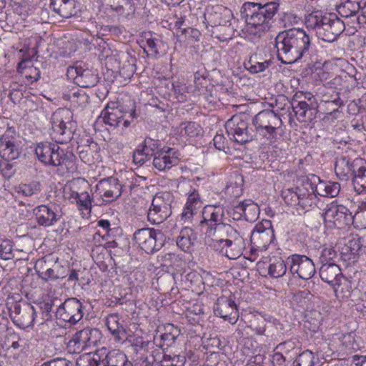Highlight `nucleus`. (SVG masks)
Returning a JSON list of instances; mask_svg holds the SVG:
<instances>
[{
    "mask_svg": "<svg viewBox=\"0 0 366 366\" xmlns=\"http://www.w3.org/2000/svg\"><path fill=\"white\" fill-rule=\"evenodd\" d=\"M278 59L284 64H292L307 54L310 38L302 29L292 28L281 31L275 39Z\"/></svg>",
    "mask_w": 366,
    "mask_h": 366,
    "instance_id": "1",
    "label": "nucleus"
},
{
    "mask_svg": "<svg viewBox=\"0 0 366 366\" xmlns=\"http://www.w3.org/2000/svg\"><path fill=\"white\" fill-rule=\"evenodd\" d=\"M279 4L274 1L265 4L247 1L240 9V16L246 23L248 34L258 37L264 34L271 26V20L277 13Z\"/></svg>",
    "mask_w": 366,
    "mask_h": 366,
    "instance_id": "2",
    "label": "nucleus"
},
{
    "mask_svg": "<svg viewBox=\"0 0 366 366\" xmlns=\"http://www.w3.org/2000/svg\"><path fill=\"white\" fill-rule=\"evenodd\" d=\"M35 154L44 164L58 167V171L62 176L69 177L77 169L73 154L65 153L55 143L44 142L38 144Z\"/></svg>",
    "mask_w": 366,
    "mask_h": 366,
    "instance_id": "3",
    "label": "nucleus"
},
{
    "mask_svg": "<svg viewBox=\"0 0 366 366\" xmlns=\"http://www.w3.org/2000/svg\"><path fill=\"white\" fill-rule=\"evenodd\" d=\"M207 19L212 26L216 27L214 33H219L216 37L221 41L231 39L234 29L232 21L234 15L231 9L220 4L212 6L207 9Z\"/></svg>",
    "mask_w": 366,
    "mask_h": 366,
    "instance_id": "4",
    "label": "nucleus"
},
{
    "mask_svg": "<svg viewBox=\"0 0 366 366\" xmlns=\"http://www.w3.org/2000/svg\"><path fill=\"white\" fill-rule=\"evenodd\" d=\"M224 216L222 206L207 205L204 207L200 224L202 227H206V234L208 236L218 237L233 227L224 223Z\"/></svg>",
    "mask_w": 366,
    "mask_h": 366,
    "instance_id": "5",
    "label": "nucleus"
},
{
    "mask_svg": "<svg viewBox=\"0 0 366 366\" xmlns=\"http://www.w3.org/2000/svg\"><path fill=\"white\" fill-rule=\"evenodd\" d=\"M212 240V247L229 259H236L242 254L244 241L234 227Z\"/></svg>",
    "mask_w": 366,
    "mask_h": 366,
    "instance_id": "6",
    "label": "nucleus"
},
{
    "mask_svg": "<svg viewBox=\"0 0 366 366\" xmlns=\"http://www.w3.org/2000/svg\"><path fill=\"white\" fill-rule=\"evenodd\" d=\"M73 113L69 109H58L51 118L52 135L59 143L67 142L73 138L75 123Z\"/></svg>",
    "mask_w": 366,
    "mask_h": 366,
    "instance_id": "7",
    "label": "nucleus"
},
{
    "mask_svg": "<svg viewBox=\"0 0 366 366\" xmlns=\"http://www.w3.org/2000/svg\"><path fill=\"white\" fill-rule=\"evenodd\" d=\"M165 239L161 230L149 227L137 229L133 234L135 244L147 254L156 252L162 248Z\"/></svg>",
    "mask_w": 366,
    "mask_h": 366,
    "instance_id": "8",
    "label": "nucleus"
},
{
    "mask_svg": "<svg viewBox=\"0 0 366 366\" xmlns=\"http://www.w3.org/2000/svg\"><path fill=\"white\" fill-rule=\"evenodd\" d=\"M253 124L259 135L272 142L276 139L277 130L282 125V119L274 111L263 110L254 116Z\"/></svg>",
    "mask_w": 366,
    "mask_h": 366,
    "instance_id": "9",
    "label": "nucleus"
},
{
    "mask_svg": "<svg viewBox=\"0 0 366 366\" xmlns=\"http://www.w3.org/2000/svg\"><path fill=\"white\" fill-rule=\"evenodd\" d=\"M173 197L169 192L157 193L152 199L147 212V219L153 224H159L165 221L172 214L171 204Z\"/></svg>",
    "mask_w": 366,
    "mask_h": 366,
    "instance_id": "10",
    "label": "nucleus"
},
{
    "mask_svg": "<svg viewBox=\"0 0 366 366\" xmlns=\"http://www.w3.org/2000/svg\"><path fill=\"white\" fill-rule=\"evenodd\" d=\"M127 114L132 119L136 117L134 109H132L130 112L124 111L117 102H111L102 110L99 118H102L103 122L111 127H118L122 124V128H127L131 123L126 118Z\"/></svg>",
    "mask_w": 366,
    "mask_h": 366,
    "instance_id": "11",
    "label": "nucleus"
},
{
    "mask_svg": "<svg viewBox=\"0 0 366 366\" xmlns=\"http://www.w3.org/2000/svg\"><path fill=\"white\" fill-rule=\"evenodd\" d=\"M101 332L98 329L84 328L76 332L68 342L70 352L80 353L94 345L100 340Z\"/></svg>",
    "mask_w": 366,
    "mask_h": 366,
    "instance_id": "12",
    "label": "nucleus"
},
{
    "mask_svg": "<svg viewBox=\"0 0 366 366\" xmlns=\"http://www.w3.org/2000/svg\"><path fill=\"white\" fill-rule=\"evenodd\" d=\"M225 129L229 139L239 144L249 142L254 138L252 132L248 129V123L241 115H234L227 120Z\"/></svg>",
    "mask_w": 366,
    "mask_h": 366,
    "instance_id": "13",
    "label": "nucleus"
},
{
    "mask_svg": "<svg viewBox=\"0 0 366 366\" xmlns=\"http://www.w3.org/2000/svg\"><path fill=\"white\" fill-rule=\"evenodd\" d=\"M10 317L14 324L21 328L26 329L34 325L36 311L33 305L27 302H15L9 310Z\"/></svg>",
    "mask_w": 366,
    "mask_h": 366,
    "instance_id": "14",
    "label": "nucleus"
},
{
    "mask_svg": "<svg viewBox=\"0 0 366 366\" xmlns=\"http://www.w3.org/2000/svg\"><path fill=\"white\" fill-rule=\"evenodd\" d=\"M323 217L325 222L338 229H345L353 222V216L350 210L346 207L334 202L327 206Z\"/></svg>",
    "mask_w": 366,
    "mask_h": 366,
    "instance_id": "15",
    "label": "nucleus"
},
{
    "mask_svg": "<svg viewBox=\"0 0 366 366\" xmlns=\"http://www.w3.org/2000/svg\"><path fill=\"white\" fill-rule=\"evenodd\" d=\"M305 185L310 188L312 200L315 195L335 197L340 191V184L338 182L322 181L315 174H310L305 179Z\"/></svg>",
    "mask_w": 366,
    "mask_h": 366,
    "instance_id": "16",
    "label": "nucleus"
},
{
    "mask_svg": "<svg viewBox=\"0 0 366 366\" xmlns=\"http://www.w3.org/2000/svg\"><path fill=\"white\" fill-rule=\"evenodd\" d=\"M285 202L292 207L299 206L302 209L311 206L312 200L309 187L305 185V179L301 186L285 189L282 191Z\"/></svg>",
    "mask_w": 366,
    "mask_h": 366,
    "instance_id": "17",
    "label": "nucleus"
},
{
    "mask_svg": "<svg viewBox=\"0 0 366 366\" xmlns=\"http://www.w3.org/2000/svg\"><path fill=\"white\" fill-rule=\"evenodd\" d=\"M322 26L318 27L317 35L325 41L333 42L345 30V24L335 14L323 16Z\"/></svg>",
    "mask_w": 366,
    "mask_h": 366,
    "instance_id": "18",
    "label": "nucleus"
},
{
    "mask_svg": "<svg viewBox=\"0 0 366 366\" xmlns=\"http://www.w3.org/2000/svg\"><path fill=\"white\" fill-rule=\"evenodd\" d=\"M289 270L302 280L312 278L315 273V264L305 255L293 254L287 257Z\"/></svg>",
    "mask_w": 366,
    "mask_h": 366,
    "instance_id": "19",
    "label": "nucleus"
},
{
    "mask_svg": "<svg viewBox=\"0 0 366 366\" xmlns=\"http://www.w3.org/2000/svg\"><path fill=\"white\" fill-rule=\"evenodd\" d=\"M56 315L64 322L75 324L83 317L81 302L76 298H69L58 307Z\"/></svg>",
    "mask_w": 366,
    "mask_h": 366,
    "instance_id": "20",
    "label": "nucleus"
},
{
    "mask_svg": "<svg viewBox=\"0 0 366 366\" xmlns=\"http://www.w3.org/2000/svg\"><path fill=\"white\" fill-rule=\"evenodd\" d=\"M217 316L234 324L238 318V311L234 300L231 297L222 296L217 300L214 308Z\"/></svg>",
    "mask_w": 366,
    "mask_h": 366,
    "instance_id": "21",
    "label": "nucleus"
},
{
    "mask_svg": "<svg viewBox=\"0 0 366 366\" xmlns=\"http://www.w3.org/2000/svg\"><path fill=\"white\" fill-rule=\"evenodd\" d=\"M122 187L116 178H109L100 182L98 190L102 198V203L112 202L122 194Z\"/></svg>",
    "mask_w": 366,
    "mask_h": 366,
    "instance_id": "22",
    "label": "nucleus"
},
{
    "mask_svg": "<svg viewBox=\"0 0 366 366\" xmlns=\"http://www.w3.org/2000/svg\"><path fill=\"white\" fill-rule=\"evenodd\" d=\"M67 74L81 87H91L94 86L98 81L97 75L89 69H82L81 67L71 66L68 69Z\"/></svg>",
    "mask_w": 366,
    "mask_h": 366,
    "instance_id": "23",
    "label": "nucleus"
},
{
    "mask_svg": "<svg viewBox=\"0 0 366 366\" xmlns=\"http://www.w3.org/2000/svg\"><path fill=\"white\" fill-rule=\"evenodd\" d=\"M34 214L37 223L44 227L54 225L60 218L54 205H40L34 209Z\"/></svg>",
    "mask_w": 366,
    "mask_h": 366,
    "instance_id": "24",
    "label": "nucleus"
},
{
    "mask_svg": "<svg viewBox=\"0 0 366 366\" xmlns=\"http://www.w3.org/2000/svg\"><path fill=\"white\" fill-rule=\"evenodd\" d=\"M179 162L175 152L172 149H161L155 154L153 159V165L159 172H165L177 165Z\"/></svg>",
    "mask_w": 366,
    "mask_h": 366,
    "instance_id": "25",
    "label": "nucleus"
},
{
    "mask_svg": "<svg viewBox=\"0 0 366 366\" xmlns=\"http://www.w3.org/2000/svg\"><path fill=\"white\" fill-rule=\"evenodd\" d=\"M20 155L16 138L4 134L0 138V156L6 161L16 159Z\"/></svg>",
    "mask_w": 366,
    "mask_h": 366,
    "instance_id": "26",
    "label": "nucleus"
},
{
    "mask_svg": "<svg viewBox=\"0 0 366 366\" xmlns=\"http://www.w3.org/2000/svg\"><path fill=\"white\" fill-rule=\"evenodd\" d=\"M270 322L278 329L283 330L282 325L280 321L273 317L265 313L259 312L257 315H253V320L250 321L248 326L257 335H266V323Z\"/></svg>",
    "mask_w": 366,
    "mask_h": 366,
    "instance_id": "27",
    "label": "nucleus"
},
{
    "mask_svg": "<svg viewBox=\"0 0 366 366\" xmlns=\"http://www.w3.org/2000/svg\"><path fill=\"white\" fill-rule=\"evenodd\" d=\"M273 230L262 225H257L251 234L252 242L261 249H266L274 239Z\"/></svg>",
    "mask_w": 366,
    "mask_h": 366,
    "instance_id": "28",
    "label": "nucleus"
},
{
    "mask_svg": "<svg viewBox=\"0 0 366 366\" xmlns=\"http://www.w3.org/2000/svg\"><path fill=\"white\" fill-rule=\"evenodd\" d=\"M106 325L116 341H124L127 337V330L117 314H110L106 319Z\"/></svg>",
    "mask_w": 366,
    "mask_h": 366,
    "instance_id": "29",
    "label": "nucleus"
},
{
    "mask_svg": "<svg viewBox=\"0 0 366 366\" xmlns=\"http://www.w3.org/2000/svg\"><path fill=\"white\" fill-rule=\"evenodd\" d=\"M354 167L353 187L357 194H362L366 192V163L362 159H355Z\"/></svg>",
    "mask_w": 366,
    "mask_h": 366,
    "instance_id": "30",
    "label": "nucleus"
},
{
    "mask_svg": "<svg viewBox=\"0 0 366 366\" xmlns=\"http://www.w3.org/2000/svg\"><path fill=\"white\" fill-rule=\"evenodd\" d=\"M355 159L351 161L347 157H340L337 159L335 165V174L341 181H347L352 178L355 170Z\"/></svg>",
    "mask_w": 366,
    "mask_h": 366,
    "instance_id": "31",
    "label": "nucleus"
},
{
    "mask_svg": "<svg viewBox=\"0 0 366 366\" xmlns=\"http://www.w3.org/2000/svg\"><path fill=\"white\" fill-rule=\"evenodd\" d=\"M321 279L331 286H335L342 278V272L339 266L334 262L323 263L320 269Z\"/></svg>",
    "mask_w": 366,
    "mask_h": 366,
    "instance_id": "32",
    "label": "nucleus"
},
{
    "mask_svg": "<svg viewBox=\"0 0 366 366\" xmlns=\"http://www.w3.org/2000/svg\"><path fill=\"white\" fill-rule=\"evenodd\" d=\"M50 8L59 16L70 18L76 13L75 0H50Z\"/></svg>",
    "mask_w": 366,
    "mask_h": 366,
    "instance_id": "33",
    "label": "nucleus"
},
{
    "mask_svg": "<svg viewBox=\"0 0 366 366\" xmlns=\"http://www.w3.org/2000/svg\"><path fill=\"white\" fill-rule=\"evenodd\" d=\"M365 6L366 0H340L337 11L340 16L347 18L357 14Z\"/></svg>",
    "mask_w": 366,
    "mask_h": 366,
    "instance_id": "34",
    "label": "nucleus"
},
{
    "mask_svg": "<svg viewBox=\"0 0 366 366\" xmlns=\"http://www.w3.org/2000/svg\"><path fill=\"white\" fill-rule=\"evenodd\" d=\"M104 355L101 357L104 366H133L126 355L119 350L107 352L105 347Z\"/></svg>",
    "mask_w": 366,
    "mask_h": 366,
    "instance_id": "35",
    "label": "nucleus"
},
{
    "mask_svg": "<svg viewBox=\"0 0 366 366\" xmlns=\"http://www.w3.org/2000/svg\"><path fill=\"white\" fill-rule=\"evenodd\" d=\"M201 207L202 201L199 194L195 189H193V191L189 194L187 203L182 212V218H184L185 221L190 220Z\"/></svg>",
    "mask_w": 366,
    "mask_h": 366,
    "instance_id": "36",
    "label": "nucleus"
},
{
    "mask_svg": "<svg viewBox=\"0 0 366 366\" xmlns=\"http://www.w3.org/2000/svg\"><path fill=\"white\" fill-rule=\"evenodd\" d=\"M236 212L242 214L249 222L255 221L259 214V209L257 204L252 200H245L235 207Z\"/></svg>",
    "mask_w": 366,
    "mask_h": 366,
    "instance_id": "37",
    "label": "nucleus"
},
{
    "mask_svg": "<svg viewBox=\"0 0 366 366\" xmlns=\"http://www.w3.org/2000/svg\"><path fill=\"white\" fill-rule=\"evenodd\" d=\"M197 240V234L188 227L182 228L177 237V245L183 251L188 252Z\"/></svg>",
    "mask_w": 366,
    "mask_h": 366,
    "instance_id": "38",
    "label": "nucleus"
},
{
    "mask_svg": "<svg viewBox=\"0 0 366 366\" xmlns=\"http://www.w3.org/2000/svg\"><path fill=\"white\" fill-rule=\"evenodd\" d=\"M104 352L105 347H102L94 353H85L76 360V366H98L102 363L101 357H105Z\"/></svg>",
    "mask_w": 366,
    "mask_h": 366,
    "instance_id": "39",
    "label": "nucleus"
},
{
    "mask_svg": "<svg viewBox=\"0 0 366 366\" xmlns=\"http://www.w3.org/2000/svg\"><path fill=\"white\" fill-rule=\"evenodd\" d=\"M142 47L147 56H157L159 54L161 41L155 38L151 32H144L142 39Z\"/></svg>",
    "mask_w": 366,
    "mask_h": 366,
    "instance_id": "40",
    "label": "nucleus"
},
{
    "mask_svg": "<svg viewBox=\"0 0 366 366\" xmlns=\"http://www.w3.org/2000/svg\"><path fill=\"white\" fill-rule=\"evenodd\" d=\"M288 264L287 259L285 262L281 257H273L269 259L268 265V274L274 278L282 277L287 272Z\"/></svg>",
    "mask_w": 366,
    "mask_h": 366,
    "instance_id": "41",
    "label": "nucleus"
},
{
    "mask_svg": "<svg viewBox=\"0 0 366 366\" xmlns=\"http://www.w3.org/2000/svg\"><path fill=\"white\" fill-rule=\"evenodd\" d=\"M108 4L119 15L127 18L134 12L133 6L128 0H108Z\"/></svg>",
    "mask_w": 366,
    "mask_h": 366,
    "instance_id": "42",
    "label": "nucleus"
},
{
    "mask_svg": "<svg viewBox=\"0 0 366 366\" xmlns=\"http://www.w3.org/2000/svg\"><path fill=\"white\" fill-rule=\"evenodd\" d=\"M55 259L53 257L49 255L40 258L36 262L34 265L35 271L38 276L44 281L48 275L50 267L53 265Z\"/></svg>",
    "mask_w": 366,
    "mask_h": 366,
    "instance_id": "43",
    "label": "nucleus"
},
{
    "mask_svg": "<svg viewBox=\"0 0 366 366\" xmlns=\"http://www.w3.org/2000/svg\"><path fill=\"white\" fill-rule=\"evenodd\" d=\"M15 190L19 194L24 197H31L41 192V185L39 182L32 181L29 183L19 184Z\"/></svg>",
    "mask_w": 366,
    "mask_h": 366,
    "instance_id": "44",
    "label": "nucleus"
},
{
    "mask_svg": "<svg viewBox=\"0 0 366 366\" xmlns=\"http://www.w3.org/2000/svg\"><path fill=\"white\" fill-rule=\"evenodd\" d=\"M334 287V292L337 298L347 299L352 292V283L347 279L341 278Z\"/></svg>",
    "mask_w": 366,
    "mask_h": 366,
    "instance_id": "45",
    "label": "nucleus"
},
{
    "mask_svg": "<svg viewBox=\"0 0 366 366\" xmlns=\"http://www.w3.org/2000/svg\"><path fill=\"white\" fill-rule=\"evenodd\" d=\"M68 274V269L61 265L57 259H55L53 265L50 267L48 275L46 277L44 281L56 280L58 279H63Z\"/></svg>",
    "mask_w": 366,
    "mask_h": 366,
    "instance_id": "46",
    "label": "nucleus"
},
{
    "mask_svg": "<svg viewBox=\"0 0 366 366\" xmlns=\"http://www.w3.org/2000/svg\"><path fill=\"white\" fill-rule=\"evenodd\" d=\"M314 105L311 103L309 104L305 100L296 101L292 106L293 111L295 113L297 118L302 122L305 121L307 117V112L310 110Z\"/></svg>",
    "mask_w": 366,
    "mask_h": 366,
    "instance_id": "47",
    "label": "nucleus"
},
{
    "mask_svg": "<svg viewBox=\"0 0 366 366\" xmlns=\"http://www.w3.org/2000/svg\"><path fill=\"white\" fill-rule=\"evenodd\" d=\"M160 143L159 140L153 139L150 137L145 138L143 144L139 146L149 157H154L159 150Z\"/></svg>",
    "mask_w": 366,
    "mask_h": 366,
    "instance_id": "48",
    "label": "nucleus"
},
{
    "mask_svg": "<svg viewBox=\"0 0 366 366\" xmlns=\"http://www.w3.org/2000/svg\"><path fill=\"white\" fill-rule=\"evenodd\" d=\"M176 99L179 102H184L190 97V92L188 86L179 81L172 84Z\"/></svg>",
    "mask_w": 366,
    "mask_h": 366,
    "instance_id": "49",
    "label": "nucleus"
},
{
    "mask_svg": "<svg viewBox=\"0 0 366 366\" xmlns=\"http://www.w3.org/2000/svg\"><path fill=\"white\" fill-rule=\"evenodd\" d=\"M315 357L310 350H305L296 358L293 362V366H315Z\"/></svg>",
    "mask_w": 366,
    "mask_h": 366,
    "instance_id": "50",
    "label": "nucleus"
},
{
    "mask_svg": "<svg viewBox=\"0 0 366 366\" xmlns=\"http://www.w3.org/2000/svg\"><path fill=\"white\" fill-rule=\"evenodd\" d=\"M164 330L161 337L163 341L167 342V345H172L180 335V330L172 324L165 325Z\"/></svg>",
    "mask_w": 366,
    "mask_h": 366,
    "instance_id": "51",
    "label": "nucleus"
},
{
    "mask_svg": "<svg viewBox=\"0 0 366 366\" xmlns=\"http://www.w3.org/2000/svg\"><path fill=\"white\" fill-rule=\"evenodd\" d=\"M162 362L163 366H184L186 362V357L184 354L173 355L164 354Z\"/></svg>",
    "mask_w": 366,
    "mask_h": 366,
    "instance_id": "52",
    "label": "nucleus"
},
{
    "mask_svg": "<svg viewBox=\"0 0 366 366\" xmlns=\"http://www.w3.org/2000/svg\"><path fill=\"white\" fill-rule=\"evenodd\" d=\"M202 131L200 126L195 122H184L180 125L182 136L194 137L198 136Z\"/></svg>",
    "mask_w": 366,
    "mask_h": 366,
    "instance_id": "53",
    "label": "nucleus"
},
{
    "mask_svg": "<svg viewBox=\"0 0 366 366\" xmlns=\"http://www.w3.org/2000/svg\"><path fill=\"white\" fill-rule=\"evenodd\" d=\"M15 257L11 242L7 239H0V258L4 260Z\"/></svg>",
    "mask_w": 366,
    "mask_h": 366,
    "instance_id": "54",
    "label": "nucleus"
},
{
    "mask_svg": "<svg viewBox=\"0 0 366 366\" xmlns=\"http://www.w3.org/2000/svg\"><path fill=\"white\" fill-rule=\"evenodd\" d=\"M71 197L75 199L78 206L86 210H90L92 207V199L87 192L79 193L72 192Z\"/></svg>",
    "mask_w": 366,
    "mask_h": 366,
    "instance_id": "55",
    "label": "nucleus"
},
{
    "mask_svg": "<svg viewBox=\"0 0 366 366\" xmlns=\"http://www.w3.org/2000/svg\"><path fill=\"white\" fill-rule=\"evenodd\" d=\"M322 102H324L326 104H334L336 106V108H332V112L329 114H332V112H335L338 111V107H341L343 104V102L340 97L339 93L333 92L332 94H324L322 96Z\"/></svg>",
    "mask_w": 366,
    "mask_h": 366,
    "instance_id": "56",
    "label": "nucleus"
},
{
    "mask_svg": "<svg viewBox=\"0 0 366 366\" xmlns=\"http://www.w3.org/2000/svg\"><path fill=\"white\" fill-rule=\"evenodd\" d=\"M270 65V61H264L263 62L256 61L250 57L249 60L245 64L246 68L252 74H257L264 71Z\"/></svg>",
    "mask_w": 366,
    "mask_h": 366,
    "instance_id": "57",
    "label": "nucleus"
},
{
    "mask_svg": "<svg viewBox=\"0 0 366 366\" xmlns=\"http://www.w3.org/2000/svg\"><path fill=\"white\" fill-rule=\"evenodd\" d=\"M97 225L102 229V232L101 231L97 232L94 234V239H96L97 237L102 238H105L106 237L110 236V232L112 229H110V223L107 219H100L97 222Z\"/></svg>",
    "mask_w": 366,
    "mask_h": 366,
    "instance_id": "58",
    "label": "nucleus"
},
{
    "mask_svg": "<svg viewBox=\"0 0 366 366\" xmlns=\"http://www.w3.org/2000/svg\"><path fill=\"white\" fill-rule=\"evenodd\" d=\"M151 157L146 155L145 152L139 147L133 153V162L139 166L143 165Z\"/></svg>",
    "mask_w": 366,
    "mask_h": 366,
    "instance_id": "59",
    "label": "nucleus"
},
{
    "mask_svg": "<svg viewBox=\"0 0 366 366\" xmlns=\"http://www.w3.org/2000/svg\"><path fill=\"white\" fill-rule=\"evenodd\" d=\"M323 16L317 14H310L307 19V24L309 27L313 28L315 31L318 29V27L322 26V20Z\"/></svg>",
    "mask_w": 366,
    "mask_h": 366,
    "instance_id": "60",
    "label": "nucleus"
},
{
    "mask_svg": "<svg viewBox=\"0 0 366 366\" xmlns=\"http://www.w3.org/2000/svg\"><path fill=\"white\" fill-rule=\"evenodd\" d=\"M41 366H72V364L66 358L56 357L44 362Z\"/></svg>",
    "mask_w": 366,
    "mask_h": 366,
    "instance_id": "61",
    "label": "nucleus"
},
{
    "mask_svg": "<svg viewBox=\"0 0 366 366\" xmlns=\"http://www.w3.org/2000/svg\"><path fill=\"white\" fill-rule=\"evenodd\" d=\"M40 71L37 68H29L25 72V78L27 83L32 84L40 78Z\"/></svg>",
    "mask_w": 366,
    "mask_h": 366,
    "instance_id": "62",
    "label": "nucleus"
},
{
    "mask_svg": "<svg viewBox=\"0 0 366 366\" xmlns=\"http://www.w3.org/2000/svg\"><path fill=\"white\" fill-rule=\"evenodd\" d=\"M336 256L335 252L330 248H325L322 252V255L320 257V261L322 264L325 262H330V260H332Z\"/></svg>",
    "mask_w": 366,
    "mask_h": 366,
    "instance_id": "63",
    "label": "nucleus"
},
{
    "mask_svg": "<svg viewBox=\"0 0 366 366\" xmlns=\"http://www.w3.org/2000/svg\"><path fill=\"white\" fill-rule=\"evenodd\" d=\"M214 145L219 151L224 150L225 148V137L222 134H217L214 139Z\"/></svg>",
    "mask_w": 366,
    "mask_h": 366,
    "instance_id": "64",
    "label": "nucleus"
}]
</instances>
